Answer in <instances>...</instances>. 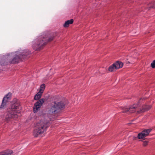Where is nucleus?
Instances as JSON below:
<instances>
[{"instance_id": "f257e3e1", "label": "nucleus", "mask_w": 155, "mask_h": 155, "mask_svg": "<svg viewBox=\"0 0 155 155\" xmlns=\"http://www.w3.org/2000/svg\"><path fill=\"white\" fill-rule=\"evenodd\" d=\"M31 54V52L28 50L18 49L15 52L1 54L0 55V64L1 66H5L9 64L18 63L22 59L25 58Z\"/></svg>"}, {"instance_id": "f03ea898", "label": "nucleus", "mask_w": 155, "mask_h": 155, "mask_svg": "<svg viewBox=\"0 0 155 155\" xmlns=\"http://www.w3.org/2000/svg\"><path fill=\"white\" fill-rule=\"evenodd\" d=\"M21 107L18 100L14 99L12 102L11 108L8 110L5 116V120L7 121L11 119L15 120L20 114Z\"/></svg>"}, {"instance_id": "7ed1b4c3", "label": "nucleus", "mask_w": 155, "mask_h": 155, "mask_svg": "<svg viewBox=\"0 0 155 155\" xmlns=\"http://www.w3.org/2000/svg\"><path fill=\"white\" fill-rule=\"evenodd\" d=\"M53 37L49 38V35L46 33L38 37L32 42V47L35 51H39L42 49L49 41L53 40Z\"/></svg>"}, {"instance_id": "20e7f679", "label": "nucleus", "mask_w": 155, "mask_h": 155, "mask_svg": "<svg viewBox=\"0 0 155 155\" xmlns=\"http://www.w3.org/2000/svg\"><path fill=\"white\" fill-rule=\"evenodd\" d=\"M144 99L142 98L140 99L137 104H134L133 105L130 106L129 108H124L123 109L122 112L123 113H126L129 112L130 113H133L137 111L138 113L144 112L145 111H147L151 108L150 105H144L142 106V109L139 110L140 103L143 102Z\"/></svg>"}, {"instance_id": "39448f33", "label": "nucleus", "mask_w": 155, "mask_h": 155, "mask_svg": "<svg viewBox=\"0 0 155 155\" xmlns=\"http://www.w3.org/2000/svg\"><path fill=\"white\" fill-rule=\"evenodd\" d=\"M54 104H51L49 107L48 112V114H52L57 113L59 112V109L64 108L65 104L62 101L57 103L54 101Z\"/></svg>"}, {"instance_id": "423d86ee", "label": "nucleus", "mask_w": 155, "mask_h": 155, "mask_svg": "<svg viewBox=\"0 0 155 155\" xmlns=\"http://www.w3.org/2000/svg\"><path fill=\"white\" fill-rule=\"evenodd\" d=\"M46 130V124L42 121L40 120L36 124L33 132V135L35 137H37L38 135L42 134Z\"/></svg>"}, {"instance_id": "0eeeda50", "label": "nucleus", "mask_w": 155, "mask_h": 155, "mask_svg": "<svg viewBox=\"0 0 155 155\" xmlns=\"http://www.w3.org/2000/svg\"><path fill=\"white\" fill-rule=\"evenodd\" d=\"M141 8H140L137 11L139 12L143 11L144 12L147 11L150 8H155V1L152 2L147 4L144 5V6L141 7Z\"/></svg>"}, {"instance_id": "6e6552de", "label": "nucleus", "mask_w": 155, "mask_h": 155, "mask_svg": "<svg viewBox=\"0 0 155 155\" xmlns=\"http://www.w3.org/2000/svg\"><path fill=\"white\" fill-rule=\"evenodd\" d=\"M45 102V99L41 98L35 104L33 107V112L34 113L37 112L38 109L41 107Z\"/></svg>"}, {"instance_id": "1a4fd4ad", "label": "nucleus", "mask_w": 155, "mask_h": 155, "mask_svg": "<svg viewBox=\"0 0 155 155\" xmlns=\"http://www.w3.org/2000/svg\"><path fill=\"white\" fill-rule=\"evenodd\" d=\"M151 130L150 129H145L144 130L141 132L139 133L137 136L138 139H143L148 136Z\"/></svg>"}, {"instance_id": "9d476101", "label": "nucleus", "mask_w": 155, "mask_h": 155, "mask_svg": "<svg viewBox=\"0 0 155 155\" xmlns=\"http://www.w3.org/2000/svg\"><path fill=\"white\" fill-rule=\"evenodd\" d=\"M116 69L121 68L123 66V63L120 61H117L114 63Z\"/></svg>"}, {"instance_id": "9b49d317", "label": "nucleus", "mask_w": 155, "mask_h": 155, "mask_svg": "<svg viewBox=\"0 0 155 155\" xmlns=\"http://www.w3.org/2000/svg\"><path fill=\"white\" fill-rule=\"evenodd\" d=\"M8 102L7 101H5V97H3L1 104L0 106V110L6 108V104Z\"/></svg>"}, {"instance_id": "f8f14e48", "label": "nucleus", "mask_w": 155, "mask_h": 155, "mask_svg": "<svg viewBox=\"0 0 155 155\" xmlns=\"http://www.w3.org/2000/svg\"><path fill=\"white\" fill-rule=\"evenodd\" d=\"M74 22V20L73 19H71L70 20H67L66 21L63 25L64 27L66 28L68 27L70 24H72Z\"/></svg>"}, {"instance_id": "ddd939ff", "label": "nucleus", "mask_w": 155, "mask_h": 155, "mask_svg": "<svg viewBox=\"0 0 155 155\" xmlns=\"http://www.w3.org/2000/svg\"><path fill=\"white\" fill-rule=\"evenodd\" d=\"M13 153V151L12 150H10L0 153V155H12Z\"/></svg>"}, {"instance_id": "4468645a", "label": "nucleus", "mask_w": 155, "mask_h": 155, "mask_svg": "<svg viewBox=\"0 0 155 155\" xmlns=\"http://www.w3.org/2000/svg\"><path fill=\"white\" fill-rule=\"evenodd\" d=\"M42 94V92H40L39 91L37 94H36L35 95L34 99L35 100H38L41 98Z\"/></svg>"}, {"instance_id": "2eb2a0df", "label": "nucleus", "mask_w": 155, "mask_h": 155, "mask_svg": "<svg viewBox=\"0 0 155 155\" xmlns=\"http://www.w3.org/2000/svg\"><path fill=\"white\" fill-rule=\"evenodd\" d=\"M12 95L11 92H9L4 97H5V101H7L8 102L9 100H10L11 98Z\"/></svg>"}, {"instance_id": "dca6fc26", "label": "nucleus", "mask_w": 155, "mask_h": 155, "mask_svg": "<svg viewBox=\"0 0 155 155\" xmlns=\"http://www.w3.org/2000/svg\"><path fill=\"white\" fill-rule=\"evenodd\" d=\"M117 69L114 65V64H113L112 65L109 66L108 68V70L110 72H112Z\"/></svg>"}, {"instance_id": "f3484780", "label": "nucleus", "mask_w": 155, "mask_h": 155, "mask_svg": "<svg viewBox=\"0 0 155 155\" xmlns=\"http://www.w3.org/2000/svg\"><path fill=\"white\" fill-rule=\"evenodd\" d=\"M45 88V85L44 84H43L41 85L40 87V90L39 92H42V93Z\"/></svg>"}, {"instance_id": "a211bd4d", "label": "nucleus", "mask_w": 155, "mask_h": 155, "mask_svg": "<svg viewBox=\"0 0 155 155\" xmlns=\"http://www.w3.org/2000/svg\"><path fill=\"white\" fill-rule=\"evenodd\" d=\"M151 66L153 68H155V60L151 64Z\"/></svg>"}, {"instance_id": "6ab92c4d", "label": "nucleus", "mask_w": 155, "mask_h": 155, "mask_svg": "<svg viewBox=\"0 0 155 155\" xmlns=\"http://www.w3.org/2000/svg\"><path fill=\"white\" fill-rule=\"evenodd\" d=\"M148 141H144L143 142V146H145L148 144Z\"/></svg>"}]
</instances>
